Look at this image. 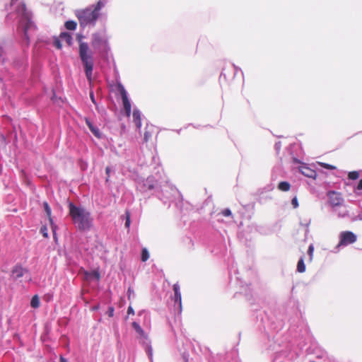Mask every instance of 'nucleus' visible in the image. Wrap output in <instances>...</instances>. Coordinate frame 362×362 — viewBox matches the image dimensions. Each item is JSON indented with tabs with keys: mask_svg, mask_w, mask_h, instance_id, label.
<instances>
[{
	"mask_svg": "<svg viewBox=\"0 0 362 362\" xmlns=\"http://www.w3.org/2000/svg\"><path fill=\"white\" fill-rule=\"evenodd\" d=\"M319 165H320L322 167H323L325 168H327V169H329V170H334V169H336L335 166L329 165V164H327V163H319Z\"/></svg>",
	"mask_w": 362,
	"mask_h": 362,
	"instance_id": "bb28decb",
	"label": "nucleus"
},
{
	"mask_svg": "<svg viewBox=\"0 0 362 362\" xmlns=\"http://www.w3.org/2000/svg\"><path fill=\"white\" fill-rule=\"evenodd\" d=\"M86 276L87 279L95 278L97 280H99V279H100V274L97 271H93L92 272H86Z\"/></svg>",
	"mask_w": 362,
	"mask_h": 362,
	"instance_id": "412c9836",
	"label": "nucleus"
},
{
	"mask_svg": "<svg viewBox=\"0 0 362 362\" xmlns=\"http://www.w3.org/2000/svg\"><path fill=\"white\" fill-rule=\"evenodd\" d=\"M356 235L350 231H344L339 234V243L335 249H339L341 246H346L356 241Z\"/></svg>",
	"mask_w": 362,
	"mask_h": 362,
	"instance_id": "20e7f679",
	"label": "nucleus"
},
{
	"mask_svg": "<svg viewBox=\"0 0 362 362\" xmlns=\"http://www.w3.org/2000/svg\"><path fill=\"white\" fill-rule=\"evenodd\" d=\"M90 97L91 98V100L93 101V103H95V99H94V95H93V93H90Z\"/></svg>",
	"mask_w": 362,
	"mask_h": 362,
	"instance_id": "58836bf2",
	"label": "nucleus"
},
{
	"mask_svg": "<svg viewBox=\"0 0 362 362\" xmlns=\"http://www.w3.org/2000/svg\"><path fill=\"white\" fill-rule=\"evenodd\" d=\"M360 207L362 209V202L360 203Z\"/></svg>",
	"mask_w": 362,
	"mask_h": 362,
	"instance_id": "37998d69",
	"label": "nucleus"
},
{
	"mask_svg": "<svg viewBox=\"0 0 362 362\" xmlns=\"http://www.w3.org/2000/svg\"><path fill=\"white\" fill-rule=\"evenodd\" d=\"M116 87L121 95L126 115L127 117H129L131 114V103L128 99L127 91L121 83H117Z\"/></svg>",
	"mask_w": 362,
	"mask_h": 362,
	"instance_id": "39448f33",
	"label": "nucleus"
},
{
	"mask_svg": "<svg viewBox=\"0 0 362 362\" xmlns=\"http://www.w3.org/2000/svg\"><path fill=\"white\" fill-rule=\"evenodd\" d=\"M133 121L135 123V125L138 129H140L141 127V113L139 110H134L132 113Z\"/></svg>",
	"mask_w": 362,
	"mask_h": 362,
	"instance_id": "4468645a",
	"label": "nucleus"
},
{
	"mask_svg": "<svg viewBox=\"0 0 362 362\" xmlns=\"http://www.w3.org/2000/svg\"><path fill=\"white\" fill-rule=\"evenodd\" d=\"M113 314H114V308L113 307H110L109 309H108V315L109 317H112L113 316Z\"/></svg>",
	"mask_w": 362,
	"mask_h": 362,
	"instance_id": "f704fd0d",
	"label": "nucleus"
},
{
	"mask_svg": "<svg viewBox=\"0 0 362 362\" xmlns=\"http://www.w3.org/2000/svg\"><path fill=\"white\" fill-rule=\"evenodd\" d=\"M78 54L84 66L86 78L89 81H91L93 69V52L88 43L82 42L81 40H79Z\"/></svg>",
	"mask_w": 362,
	"mask_h": 362,
	"instance_id": "f03ea898",
	"label": "nucleus"
},
{
	"mask_svg": "<svg viewBox=\"0 0 362 362\" xmlns=\"http://www.w3.org/2000/svg\"><path fill=\"white\" fill-rule=\"evenodd\" d=\"M313 252H314V246L313 244H311L308 247V253L309 255L310 261H312V259H313Z\"/></svg>",
	"mask_w": 362,
	"mask_h": 362,
	"instance_id": "a878e982",
	"label": "nucleus"
},
{
	"mask_svg": "<svg viewBox=\"0 0 362 362\" xmlns=\"http://www.w3.org/2000/svg\"><path fill=\"white\" fill-rule=\"evenodd\" d=\"M23 26V33L25 38L26 39L27 42H29V37L28 35V33L30 30L35 29V26L33 23V22L31 21V19L28 17H26L25 20L22 22Z\"/></svg>",
	"mask_w": 362,
	"mask_h": 362,
	"instance_id": "6e6552de",
	"label": "nucleus"
},
{
	"mask_svg": "<svg viewBox=\"0 0 362 362\" xmlns=\"http://www.w3.org/2000/svg\"><path fill=\"white\" fill-rule=\"evenodd\" d=\"M338 216L339 217H345V216H348V211L346 210H345L344 211H339L338 213Z\"/></svg>",
	"mask_w": 362,
	"mask_h": 362,
	"instance_id": "473e14b6",
	"label": "nucleus"
},
{
	"mask_svg": "<svg viewBox=\"0 0 362 362\" xmlns=\"http://www.w3.org/2000/svg\"><path fill=\"white\" fill-rule=\"evenodd\" d=\"M69 215L80 230H86L91 227L92 220L89 212L83 208L76 206L71 202L69 204Z\"/></svg>",
	"mask_w": 362,
	"mask_h": 362,
	"instance_id": "f257e3e1",
	"label": "nucleus"
},
{
	"mask_svg": "<svg viewBox=\"0 0 362 362\" xmlns=\"http://www.w3.org/2000/svg\"><path fill=\"white\" fill-rule=\"evenodd\" d=\"M60 362H67V361L62 356L60 357Z\"/></svg>",
	"mask_w": 362,
	"mask_h": 362,
	"instance_id": "ea45409f",
	"label": "nucleus"
},
{
	"mask_svg": "<svg viewBox=\"0 0 362 362\" xmlns=\"http://www.w3.org/2000/svg\"><path fill=\"white\" fill-rule=\"evenodd\" d=\"M222 214H223V215L224 216H230V215H231V211H230V209H227L223 210V212H222Z\"/></svg>",
	"mask_w": 362,
	"mask_h": 362,
	"instance_id": "2f4dec72",
	"label": "nucleus"
},
{
	"mask_svg": "<svg viewBox=\"0 0 362 362\" xmlns=\"http://www.w3.org/2000/svg\"><path fill=\"white\" fill-rule=\"evenodd\" d=\"M147 351H148V356H152V349H151V346L148 347V350H147Z\"/></svg>",
	"mask_w": 362,
	"mask_h": 362,
	"instance_id": "4c0bfd02",
	"label": "nucleus"
},
{
	"mask_svg": "<svg viewBox=\"0 0 362 362\" xmlns=\"http://www.w3.org/2000/svg\"><path fill=\"white\" fill-rule=\"evenodd\" d=\"M158 129L153 124H147L144 133V142L148 143L152 138L157 134Z\"/></svg>",
	"mask_w": 362,
	"mask_h": 362,
	"instance_id": "423d86ee",
	"label": "nucleus"
},
{
	"mask_svg": "<svg viewBox=\"0 0 362 362\" xmlns=\"http://www.w3.org/2000/svg\"><path fill=\"white\" fill-rule=\"evenodd\" d=\"M279 189L281 191L286 192L290 189V184L287 182H281L278 186Z\"/></svg>",
	"mask_w": 362,
	"mask_h": 362,
	"instance_id": "4be33fe9",
	"label": "nucleus"
},
{
	"mask_svg": "<svg viewBox=\"0 0 362 362\" xmlns=\"http://www.w3.org/2000/svg\"><path fill=\"white\" fill-rule=\"evenodd\" d=\"M126 215H127V218H126V221H125V226L127 228H129V225H130V214L128 211H127Z\"/></svg>",
	"mask_w": 362,
	"mask_h": 362,
	"instance_id": "c85d7f7f",
	"label": "nucleus"
},
{
	"mask_svg": "<svg viewBox=\"0 0 362 362\" xmlns=\"http://www.w3.org/2000/svg\"><path fill=\"white\" fill-rule=\"evenodd\" d=\"M41 233L45 238L48 237L47 229L45 226L41 228Z\"/></svg>",
	"mask_w": 362,
	"mask_h": 362,
	"instance_id": "c756f323",
	"label": "nucleus"
},
{
	"mask_svg": "<svg viewBox=\"0 0 362 362\" xmlns=\"http://www.w3.org/2000/svg\"><path fill=\"white\" fill-rule=\"evenodd\" d=\"M291 204L294 208H297L298 206V202L296 197L292 199Z\"/></svg>",
	"mask_w": 362,
	"mask_h": 362,
	"instance_id": "7c9ffc66",
	"label": "nucleus"
},
{
	"mask_svg": "<svg viewBox=\"0 0 362 362\" xmlns=\"http://www.w3.org/2000/svg\"><path fill=\"white\" fill-rule=\"evenodd\" d=\"M299 170L303 175L310 178L315 179L317 176V173L315 172V170L311 169L310 168L306 165L300 166Z\"/></svg>",
	"mask_w": 362,
	"mask_h": 362,
	"instance_id": "9d476101",
	"label": "nucleus"
},
{
	"mask_svg": "<svg viewBox=\"0 0 362 362\" xmlns=\"http://www.w3.org/2000/svg\"><path fill=\"white\" fill-rule=\"evenodd\" d=\"M107 40L99 33L93 35L91 45L95 49L99 47L102 45H106Z\"/></svg>",
	"mask_w": 362,
	"mask_h": 362,
	"instance_id": "1a4fd4ad",
	"label": "nucleus"
},
{
	"mask_svg": "<svg viewBox=\"0 0 362 362\" xmlns=\"http://www.w3.org/2000/svg\"><path fill=\"white\" fill-rule=\"evenodd\" d=\"M85 121H86V124H87V126L88 127L89 129L91 131V132L98 138H100V132L98 130V129H97L96 127H95L93 126V124H92V122L90 121V119H88V118H85Z\"/></svg>",
	"mask_w": 362,
	"mask_h": 362,
	"instance_id": "2eb2a0df",
	"label": "nucleus"
},
{
	"mask_svg": "<svg viewBox=\"0 0 362 362\" xmlns=\"http://www.w3.org/2000/svg\"><path fill=\"white\" fill-rule=\"evenodd\" d=\"M132 327L134 329L136 332L139 335L140 338L147 339L148 335L143 330V329L141 327V326L136 322H133Z\"/></svg>",
	"mask_w": 362,
	"mask_h": 362,
	"instance_id": "ddd939ff",
	"label": "nucleus"
},
{
	"mask_svg": "<svg viewBox=\"0 0 362 362\" xmlns=\"http://www.w3.org/2000/svg\"><path fill=\"white\" fill-rule=\"evenodd\" d=\"M127 314L128 315H134V310L132 306H129V308L127 309Z\"/></svg>",
	"mask_w": 362,
	"mask_h": 362,
	"instance_id": "c9c22d12",
	"label": "nucleus"
},
{
	"mask_svg": "<svg viewBox=\"0 0 362 362\" xmlns=\"http://www.w3.org/2000/svg\"><path fill=\"white\" fill-rule=\"evenodd\" d=\"M349 178L351 180H356L359 177V173L357 171H352L349 173Z\"/></svg>",
	"mask_w": 362,
	"mask_h": 362,
	"instance_id": "393cba45",
	"label": "nucleus"
},
{
	"mask_svg": "<svg viewBox=\"0 0 362 362\" xmlns=\"http://www.w3.org/2000/svg\"><path fill=\"white\" fill-rule=\"evenodd\" d=\"M357 189L358 190H361L362 189V179L359 181L358 185L357 186Z\"/></svg>",
	"mask_w": 362,
	"mask_h": 362,
	"instance_id": "e433bc0d",
	"label": "nucleus"
},
{
	"mask_svg": "<svg viewBox=\"0 0 362 362\" xmlns=\"http://www.w3.org/2000/svg\"><path fill=\"white\" fill-rule=\"evenodd\" d=\"M0 140L4 142L5 141V139L4 136H0Z\"/></svg>",
	"mask_w": 362,
	"mask_h": 362,
	"instance_id": "79ce46f5",
	"label": "nucleus"
},
{
	"mask_svg": "<svg viewBox=\"0 0 362 362\" xmlns=\"http://www.w3.org/2000/svg\"><path fill=\"white\" fill-rule=\"evenodd\" d=\"M77 23L74 21H68L65 23L64 26L67 30H74L76 28Z\"/></svg>",
	"mask_w": 362,
	"mask_h": 362,
	"instance_id": "6ab92c4d",
	"label": "nucleus"
},
{
	"mask_svg": "<svg viewBox=\"0 0 362 362\" xmlns=\"http://www.w3.org/2000/svg\"><path fill=\"white\" fill-rule=\"evenodd\" d=\"M43 208H44L46 215L49 219L50 224L52 225L53 219L52 218V211H51V208L49 207V206L47 202H43Z\"/></svg>",
	"mask_w": 362,
	"mask_h": 362,
	"instance_id": "dca6fc26",
	"label": "nucleus"
},
{
	"mask_svg": "<svg viewBox=\"0 0 362 362\" xmlns=\"http://www.w3.org/2000/svg\"><path fill=\"white\" fill-rule=\"evenodd\" d=\"M105 6V3L102 1H98L93 8L97 13H100V9Z\"/></svg>",
	"mask_w": 362,
	"mask_h": 362,
	"instance_id": "b1692460",
	"label": "nucleus"
},
{
	"mask_svg": "<svg viewBox=\"0 0 362 362\" xmlns=\"http://www.w3.org/2000/svg\"><path fill=\"white\" fill-rule=\"evenodd\" d=\"M54 45L57 49H61L62 48L61 39H59L58 37H56L54 39Z\"/></svg>",
	"mask_w": 362,
	"mask_h": 362,
	"instance_id": "cd10ccee",
	"label": "nucleus"
},
{
	"mask_svg": "<svg viewBox=\"0 0 362 362\" xmlns=\"http://www.w3.org/2000/svg\"><path fill=\"white\" fill-rule=\"evenodd\" d=\"M173 290L175 292L174 300L179 310H181V295L180 293V286L177 284H174Z\"/></svg>",
	"mask_w": 362,
	"mask_h": 362,
	"instance_id": "f8f14e48",
	"label": "nucleus"
},
{
	"mask_svg": "<svg viewBox=\"0 0 362 362\" xmlns=\"http://www.w3.org/2000/svg\"><path fill=\"white\" fill-rule=\"evenodd\" d=\"M76 16L78 18L80 25L85 27L88 25L95 24L100 16V13H97L92 8H87L79 11Z\"/></svg>",
	"mask_w": 362,
	"mask_h": 362,
	"instance_id": "7ed1b4c3",
	"label": "nucleus"
},
{
	"mask_svg": "<svg viewBox=\"0 0 362 362\" xmlns=\"http://www.w3.org/2000/svg\"><path fill=\"white\" fill-rule=\"evenodd\" d=\"M329 204L333 206L341 205L343 202V198L341 194L334 191H330L327 193Z\"/></svg>",
	"mask_w": 362,
	"mask_h": 362,
	"instance_id": "0eeeda50",
	"label": "nucleus"
},
{
	"mask_svg": "<svg viewBox=\"0 0 362 362\" xmlns=\"http://www.w3.org/2000/svg\"><path fill=\"white\" fill-rule=\"evenodd\" d=\"M149 258V253L146 248H143L141 250V261L146 262Z\"/></svg>",
	"mask_w": 362,
	"mask_h": 362,
	"instance_id": "5701e85b",
	"label": "nucleus"
},
{
	"mask_svg": "<svg viewBox=\"0 0 362 362\" xmlns=\"http://www.w3.org/2000/svg\"><path fill=\"white\" fill-rule=\"evenodd\" d=\"M59 38L64 41L69 46H71L72 44V37L68 33H62L59 35Z\"/></svg>",
	"mask_w": 362,
	"mask_h": 362,
	"instance_id": "f3484780",
	"label": "nucleus"
},
{
	"mask_svg": "<svg viewBox=\"0 0 362 362\" xmlns=\"http://www.w3.org/2000/svg\"><path fill=\"white\" fill-rule=\"evenodd\" d=\"M358 218V219H359V220H362V212H361V214H358V218Z\"/></svg>",
	"mask_w": 362,
	"mask_h": 362,
	"instance_id": "a19ab883",
	"label": "nucleus"
},
{
	"mask_svg": "<svg viewBox=\"0 0 362 362\" xmlns=\"http://www.w3.org/2000/svg\"><path fill=\"white\" fill-rule=\"evenodd\" d=\"M110 171H111L110 168L109 166L106 167V168H105V173L107 174L106 181H108V179L110 177Z\"/></svg>",
	"mask_w": 362,
	"mask_h": 362,
	"instance_id": "72a5a7b5",
	"label": "nucleus"
},
{
	"mask_svg": "<svg viewBox=\"0 0 362 362\" xmlns=\"http://www.w3.org/2000/svg\"><path fill=\"white\" fill-rule=\"evenodd\" d=\"M297 270L298 272L303 273L305 271V265L303 258H300L297 264Z\"/></svg>",
	"mask_w": 362,
	"mask_h": 362,
	"instance_id": "aec40b11",
	"label": "nucleus"
},
{
	"mask_svg": "<svg viewBox=\"0 0 362 362\" xmlns=\"http://www.w3.org/2000/svg\"><path fill=\"white\" fill-rule=\"evenodd\" d=\"M40 298L37 295L33 296L30 301V306L33 308H37L40 307Z\"/></svg>",
	"mask_w": 362,
	"mask_h": 362,
	"instance_id": "a211bd4d",
	"label": "nucleus"
},
{
	"mask_svg": "<svg viewBox=\"0 0 362 362\" xmlns=\"http://www.w3.org/2000/svg\"><path fill=\"white\" fill-rule=\"evenodd\" d=\"M25 272H27V270L23 269L22 267L16 266L12 269L11 276L14 280H16V279L22 277Z\"/></svg>",
	"mask_w": 362,
	"mask_h": 362,
	"instance_id": "9b49d317",
	"label": "nucleus"
}]
</instances>
